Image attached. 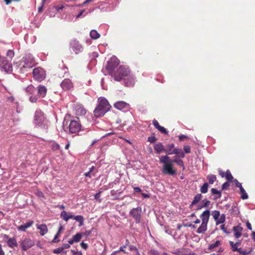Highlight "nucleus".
Returning a JSON list of instances; mask_svg holds the SVG:
<instances>
[{
    "mask_svg": "<svg viewBox=\"0 0 255 255\" xmlns=\"http://www.w3.org/2000/svg\"><path fill=\"white\" fill-rule=\"evenodd\" d=\"M130 71L125 66H120L119 68L112 75L115 80L120 81L125 80V84L127 87L133 86L134 84V78L130 76Z\"/></svg>",
    "mask_w": 255,
    "mask_h": 255,
    "instance_id": "obj_1",
    "label": "nucleus"
},
{
    "mask_svg": "<svg viewBox=\"0 0 255 255\" xmlns=\"http://www.w3.org/2000/svg\"><path fill=\"white\" fill-rule=\"evenodd\" d=\"M111 108L108 101L104 97H100L98 99V105L94 111V115L96 117H103Z\"/></svg>",
    "mask_w": 255,
    "mask_h": 255,
    "instance_id": "obj_2",
    "label": "nucleus"
},
{
    "mask_svg": "<svg viewBox=\"0 0 255 255\" xmlns=\"http://www.w3.org/2000/svg\"><path fill=\"white\" fill-rule=\"evenodd\" d=\"M160 163L163 164L162 172L164 174L174 175L176 174V170L173 168L172 159L167 155H162L159 158Z\"/></svg>",
    "mask_w": 255,
    "mask_h": 255,
    "instance_id": "obj_3",
    "label": "nucleus"
},
{
    "mask_svg": "<svg viewBox=\"0 0 255 255\" xmlns=\"http://www.w3.org/2000/svg\"><path fill=\"white\" fill-rule=\"evenodd\" d=\"M210 216L209 210L204 211L200 216L202 223L200 227L197 229L196 232L198 234H203L207 230V224L208 223Z\"/></svg>",
    "mask_w": 255,
    "mask_h": 255,
    "instance_id": "obj_4",
    "label": "nucleus"
},
{
    "mask_svg": "<svg viewBox=\"0 0 255 255\" xmlns=\"http://www.w3.org/2000/svg\"><path fill=\"white\" fill-rule=\"evenodd\" d=\"M35 60L33 57L30 55H26L24 57L20 63L21 70L25 68H31L35 65Z\"/></svg>",
    "mask_w": 255,
    "mask_h": 255,
    "instance_id": "obj_5",
    "label": "nucleus"
},
{
    "mask_svg": "<svg viewBox=\"0 0 255 255\" xmlns=\"http://www.w3.org/2000/svg\"><path fill=\"white\" fill-rule=\"evenodd\" d=\"M120 60L116 56L112 57L108 62L106 67V70L108 71L110 75H112L116 68L119 65Z\"/></svg>",
    "mask_w": 255,
    "mask_h": 255,
    "instance_id": "obj_6",
    "label": "nucleus"
},
{
    "mask_svg": "<svg viewBox=\"0 0 255 255\" xmlns=\"http://www.w3.org/2000/svg\"><path fill=\"white\" fill-rule=\"evenodd\" d=\"M34 124L39 127H44L46 120L44 114L41 111H36L34 116Z\"/></svg>",
    "mask_w": 255,
    "mask_h": 255,
    "instance_id": "obj_7",
    "label": "nucleus"
},
{
    "mask_svg": "<svg viewBox=\"0 0 255 255\" xmlns=\"http://www.w3.org/2000/svg\"><path fill=\"white\" fill-rule=\"evenodd\" d=\"M141 208L138 207L130 210L129 212V215L133 219L135 223L138 224L141 221Z\"/></svg>",
    "mask_w": 255,
    "mask_h": 255,
    "instance_id": "obj_8",
    "label": "nucleus"
},
{
    "mask_svg": "<svg viewBox=\"0 0 255 255\" xmlns=\"http://www.w3.org/2000/svg\"><path fill=\"white\" fill-rule=\"evenodd\" d=\"M33 75L35 80L41 82L45 78V72L40 67L35 68L33 70Z\"/></svg>",
    "mask_w": 255,
    "mask_h": 255,
    "instance_id": "obj_9",
    "label": "nucleus"
},
{
    "mask_svg": "<svg viewBox=\"0 0 255 255\" xmlns=\"http://www.w3.org/2000/svg\"><path fill=\"white\" fill-rule=\"evenodd\" d=\"M81 125L79 121L71 120L69 125V132L71 133H76L80 131Z\"/></svg>",
    "mask_w": 255,
    "mask_h": 255,
    "instance_id": "obj_10",
    "label": "nucleus"
},
{
    "mask_svg": "<svg viewBox=\"0 0 255 255\" xmlns=\"http://www.w3.org/2000/svg\"><path fill=\"white\" fill-rule=\"evenodd\" d=\"M0 67L1 69L5 72L8 73L12 71V66L10 62L6 59L5 57H3L0 62Z\"/></svg>",
    "mask_w": 255,
    "mask_h": 255,
    "instance_id": "obj_11",
    "label": "nucleus"
},
{
    "mask_svg": "<svg viewBox=\"0 0 255 255\" xmlns=\"http://www.w3.org/2000/svg\"><path fill=\"white\" fill-rule=\"evenodd\" d=\"M34 242L29 238H25L20 242V245L23 251H26L34 245Z\"/></svg>",
    "mask_w": 255,
    "mask_h": 255,
    "instance_id": "obj_12",
    "label": "nucleus"
},
{
    "mask_svg": "<svg viewBox=\"0 0 255 255\" xmlns=\"http://www.w3.org/2000/svg\"><path fill=\"white\" fill-rule=\"evenodd\" d=\"M73 110L75 114L78 116H84L86 113V110L84 106L79 103H76L74 105Z\"/></svg>",
    "mask_w": 255,
    "mask_h": 255,
    "instance_id": "obj_13",
    "label": "nucleus"
},
{
    "mask_svg": "<svg viewBox=\"0 0 255 255\" xmlns=\"http://www.w3.org/2000/svg\"><path fill=\"white\" fill-rule=\"evenodd\" d=\"M70 48H72V50L76 54L82 52L83 50L82 45L79 43V42L76 39L72 40L70 42Z\"/></svg>",
    "mask_w": 255,
    "mask_h": 255,
    "instance_id": "obj_14",
    "label": "nucleus"
},
{
    "mask_svg": "<svg viewBox=\"0 0 255 255\" xmlns=\"http://www.w3.org/2000/svg\"><path fill=\"white\" fill-rule=\"evenodd\" d=\"M61 88L65 91L70 90L73 88V84L69 79H64L61 83Z\"/></svg>",
    "mask_w": 255,
    "mask_h": 255,
    "instance_id": "obj_15",
    "label": "nucleus"
},
{
    "mask_svg": "<svg viewBox=\"0 0 255 255\" xmlns=\"http://www.w3.org/2000/svg\"><path fill=\"white\" fill-rule=\"evenodd\" d=\"M114 107L120 110H128L129 108V105L125 102L118 101L115 103Z\"/></svg>",
    "mask_w": 255,
    "mask_h": 255,
    "instance_id": "obj_16",
    "label": "nucleus"
},
{
    "mask_svg": "<svg viewBox=\"0 0 255 255\" xmlns=\"http://www.w3.org/2000/svg\"><path fill=\"white\" fill-rule=\"evenodd\" d=\"M177 149L173 143H170L166 145L165 153L168 155L175 154Z\"/></svg>",
    "mask_w": 255,
    "mask_h": 255,
    "instance_id": "obj_17",
    "label": "nucleus"
},
{
    "mask_svg": "<svg viewBox=\"0 0 255 255\" xmlns=\"http://www.w3.org/2000/svg\"><path fill=\"white\" fill-rule=\"evenodd\" d=\"M243 228L240 225H238L234 226L233 228L234 235L236 239H239L242 236Z\"/></svg>",
    "mask_w": 255,
    "mask_h": 255,
    "instance_id": "obj_18",
    "label": "nucleus"
},
{
    "mask_svg": "<svg viewBox=\"0 0 255 255\" xmlns=\"http://www.w3.org/2000/svg\"><path fill=\"white\" fill-rule=\"evenodd\" d=\"M4 238L7 240V244L9 247L13 248L14 247H17L18 244L17 243L16 239L14 237L8 238V236L7 235H4Z\"/></svg>",
    "mask_w": 255,
    "mask_h": 255,
    "instance_id": "obj_19",
    "label": "nucleus"
},
{
    "mask_svg": "<svg viewBox=\"0 0 255 255\" xmlns=\"http://www.w3.org/2000/svg\"><path fill=\"white\" fill-rule=\"evenodd\" d=\"M36 227L38 230H40L39 233L41 236H43L48 233V229L45 224H37Z\"/></svg>",
    "mask_w": 255,
    "mask_h": 255,
    "instance_id": "obj_20",
    "label": "nucleus"
},
{
    "mask_svg": "<svg viewBox=\"0 0 255 255\" xmlns=\"http://www.w3.org/2000/svg\"><path fill=\"white\" fill-rule=\"evenodd\" d=\"M34 224L33 221H29L24 225L19 226L17 227L18 231L25 232L26 229L31 227Z\"/></svg>",
    "mask_w": 255,
    "mask_h": 255,
    "instance_id": "obj_21",
    "label": "nucleus"
},
{
    "mask_svg": "<svg viewBox=\"0 0 255 255\" xmlns=\"http://www.w3.org/2000/svg\"><path fill=\"white\" fill-rule=\"evenodd\" d=\"M154 149L156 153L160 154L163 151L165 152V148L162 143L158 142L154 145Z\"/></svg>",
    "mask_w": 255,
    "mask_h": 255,
    "instance_id": "obj_22",
    "label": "nucleus"
},
{
    "mask_svg": "<svg viewBox=\"0 0 255 255\" xmlns=\"http://www.w3.org/2000/svg\"><path fill=\"white\" fill-rule=\"evenodd\" d=\"M38 94L39 97H44L47 93V89L43 85H39L37 88Z\"/></svg>",
    "mask_w": 255,
    "mask_h": 255,
    "instance_id": "obj_23",
    "label": "nucleus"
},
{
    "mask_svg": "<svg viewBox=\"0 0 255 255\" xmlns=\"http://www.w3.org/2000/svg\"><path fill=\"white\" fill-rule=\"evenodd\" d=\"M82 235L81 233H77L74 235L71 240L68 241L70 244H73L74 243L79 242L82 239Z\"/></svg>",
    "mask_w": 255,
    "mask_h": 255,
    "instance_id": "obj_24",
    "label": "nucleus"
},
{
    "mask_svg": "<svg viewBox=\"0 0 255 255\" xmlns=\"http://www.w3.org/2000/svg\"><path fill=\"white\" fill-rule=\"evenodd\" d=\"M185 249H181L176 250L175 251H172V252H171V253L176 255H196V254L194 253L186 254V253H185Z\"/></svg>",
    "mask_w": 255,
    "mask_h": 255,
    "instance_id": "obj_25",
    "label": "nucleus"
},
{
    "mask_svg": "<svg viewBox=\"0 0 255 255\" xmlns=\"http://www.w3.org/2000/svg\"><path fill=\"white\" fill-rule=\"evenodd\" d=\"M210 201L207 199L203 200L198 205L197 210H200L203 208L208 207L210 204Z\"/></svg>",
    "mask_w": 255,
    "mask_h": 255,
    "instance_id": "obj_26",
    "label": "nucleus"
},
{
    "mask_svg": "<svg viewBox=\"0 0 255 255\" xmlns=\"http://www.w3.org/2000/svg\"><path fill=\"white\" fill-rule=\"evenodd\" d=\"M229 244L232 251L236 252L237 250H238V247L241 245V242L240 241H238L235 243L234 242L230 241Z\"/></svg>",
    "mask_w": 255,
    "mask_h": 255,
    "instance_id": "obj_27",
    "label": "nucleus"
},
{
    "mask_svg": "<svg viewBox=\"0 0 255 255\" xmlns=\"http://www.w3.org/2000/svg\"><path fill=\"white\" fill-rule=\"evenodd\" d=\"M60 216L66 222H67L70 219L73 218V215L65 211H63L61 213Z\"/></svg>",
    "mask_w": 255,
    "mask_h": 255,
    "instance_id": "obj_28",
    "label": "nucleus"
},
{
    "mask_svg": "<svg viewBox=\"0 0 255 255\" xmlns=\"http://www.w3.org/2000/svg\"><path fill=\"white\" fill-rule=\"evenodd\" d=\"M64 230V228L62 225H60L58 229V231L57 233V234L55 235L54 239L52 241V243H58L60 241V240H58V238L59 237L61 232Z\"/></svg>",
    "mask_w": 255,
    "mask_h": 255,
    "instance_id": "obj_29",
    "label": "nucleus"
},
{
    "mask_svg": "<svg viewBox=\"0 0 255 255\" xmlns=\"http://www.w3.org/2000/svg\"><path fill=\"white\" fill-rule=\"evenodd\" d=\"M201 194H197L194 198L191 204L190 205V207H192L194 205L197 204L202 198Z\"/></svg>",
    "mask_w": 255,
    "mask_h": 255,
    "instance_id": "obj_30",
    "label": "nucleus"
},
{
    "mask_svg": "<svg viewBox=\"0 0 255 255\" xmlns=\"http://www.w3.org/2000/svg\"><path fill=\"white\" fill-rule=\"evenodd\" d=\"M74 220H76V221L78 222L79 223V226H82L84 224V217L81 215H77V216H73V218Z\"/></svg>",
    "mask_w": 255,
    "mask_h": 255,
    "instance_id": "obj_31",
    "label": "nucleus"
},
{
    "mask_svg": "<svg viewBox=\"0 0 255 255\" xmlns=\"http://www.w3.org/2000/svg\"><path fill=\"white\" fill-rule=\"evenodd\" d=\"M90 35L91 38L93 39H97L100 36V34L96 30H92L90 33Z\"/></svg>",
    "mask_w": 255,
    "mask_h": 255,
    "instance_id": "obj_32",
    "label": "nucleus"
},
{
    "mask_svg": "<svg viewBox=\"0 0 255 255\" xmlns=\"http://www.w3.org/2000/svg\"><path fill=\"white\" fill-rule=\"evenodd\" d=\"M25 90L27 93L32 95L35 92L36 88L33 85H30L27 87Z\"/></svg>",
    "mask_w": 255,
    "mask_h": 255,
    "instance_id": "obj_33",
    "label": "nucleus"
},
{
    "mask_svg": "<svg viewBox=\"0 0 255 255\" xmlns=\"http://www.w3.org/2000/svg\"><path fill=\"white\" fill-rule=\"evenodd\" d=\"M212 194L214 195H216L217 196L216 198H214V200L220 198L221 197V193L220 191L217 190L215 188H212L211 190Z\"/></svg>",
    "mask_w": 255,
    "mask_h": 255,
    "instance_id": "obj_34",
    "label": "nucleus"
},
{
    "mask_svg": "<svg viewBox=\"0 0 255 255\" xmlns=\"http://www.w3.org/2000/svg\"><path fill=\"white\" fill-rule=\"evenodd\" d=\"M240 190L241 194V198L243 200L247 199L249 196L244 188L243 187L240 188Z\"/></svg>",
    "mask_w": 255,
    "mask_h": 255,
    "instance_id": "obj_35",
    "label": "nucleus"
},
{
    "mask_svg": "<svg viewBox=\"0 0 255 255\" xmlns=\"http://www.w3.org/2000/svg\"><path fill=\"white\" fill-rule=\"evenodd\" d=\"M216 176L215 175L210 174L208 175L207 176V179L208 180L209 183L211 184H213L216 180Z\"/></svg>",
    "mask_w": 255,
    "mask_h": 255,
    "instance_id": "obj_36",
    "label": "nucleus"
},
{
    "mask_svg": "<svg viewBox=\"0 0 255 255\" xmlns=\"http://www.w3.org/2000/svg\"><path fill=\"white\" fill-rule=\"evenodd\" d=\"M209 185L207 183H205L200 188V191L202 193H206L208 190Z\"/></svg>",
    "mask_w": 255,
    "mask_h": 255,
    "instance_id": "obj_37",
    "label": "nucleus"
},
{
    "mask_svg": "<svg viewBox=\"0 0 255 255\" xmlns=\"http://www.w3.org/2000/svg\"><path fill=\"white\" fill-rule=\"evenodd\" d=\"M173 163H176L178 165L180 166V167H182L183 168V169H184V162L182 160L180 159H174L172 160Z\"/></svg>",
    "mask_w": 255,
    "mask_h": 255,
    "instance_id": "obj_38",
    "label": "nucleus"
},
{
    "mask_svg": "<svg viewBox=\"0 0 255 255\" xmlns=\"http://www.w3.org/2000/svg\"><path fill=\"white\" fill-rule=\"evenodd\" d=\"M176 152L175 154L176 155V156L178 158H184L185 157V154L181 149L178 148L176 150Z\"/></svg>",
    "mask_w": 255,
    "mask_h": 255,
    "instance_id": "obj_39",
    "label": "nucleus"
},
{
    "mask_svg": "<svg viewBox=\"0 0 255 255\" xmlns=\"http://www.w3.org/2000/svg\"><path fill=\"white\" fill-rule=\"evenodd\" d=\"M225 177L228 181L232 182L233 181V177L229 170L226 172Z\"/></svg>",
    "mask_w": 255,
    "mask_h": 255,
    "instance_id": "obj_40",
    "label": "nucleus"
},
{
    "mask_svg": "<svg viewBox=\"0 0 255 255\" xmlns=\"http://www.w3.org/2000/svg\"><path fill=\"white\" fill-rule=\"evenodd\" d=\"M221 244L220 241H216L215 243L210 244L209 246L208 249L210 250L213 249L216 247H218Z\"/></svg>",
    "mask_w": 255,
    "mask_h": 255,
    "instance_id": "obj_41",
    "label": "nucleus"
},
{
    "mask_svg": "<svg viewBox=\"0 0 255 255\" xmlns=\"http://www.w3.org/2000/svg\"><path fill=\"white\" fill-rule=\"evenodd\" d=\"M51 148L53 150L56 151V150L59 149L60 148V145L58 143L54 141V142H53L52 144L51 145Z\"/></svg>",
    "mask_w": 255,
    "mask_h": 255,
    "instance_id": "obj_42",
    "label": "nucleus"
},
{
    "mask_svg": "<svg viewBox=\"0 0 255 255\" xmlns=\"http://www.w3.org/2000/svg\"><path fill=\"white\" fill-rule=\"evenodd\" d=\"M212 215L215 220H217L220 216V213L219 211L215 210L212 212Z\"/></svg>",
    "mask_w": 255,
    "mask_h": 255,
    "instance_id": "obj_43",
    "label": "nucleus"
},
{
    "mask_svg": "<svg viewBox=\"0 0 255 255\" xmlns=\"http://www.w3.org/2000/svg\"><path fill=\"white\" fill-rule=\"evenodd\" d=\"M225 221V217L224 214H222V215L220 217V218H219L217 220H216V224L218 225L219 224L223 223Z\"/></svg>",
    "mask_w": 255,
    "mask_h": 255,
    "instance_id": "obj_44",
    "label": "nucleus"
},
{
    "mask_svg": "<svg viewBox=\"0 0 255 255\" xmlns=\"http://www.w3.org/2000/svg\"><path fill=\"white\" fill-rule=\"evenodd\" d=\"M160 132L165 134H167L168 131L163 127L160 126L157 129Z\"/></svg>",
    "mask_w": 255,
    "mask_h": 255,
    "instance_id": "obj_45",
    "label": "nucleus"
},
{
    "mask_svg": "<svg viewBox=\"0 0 255 255\" xmlns=\"http://www.w3.org/2000/svg\"><path fill=\"white\" fill-rule=\"evenodd\" d=\"M6 55L7 57L11 59L14 55V53L13 50H9L7 51L6 53Z\"/></svg>",
    "mask_w": 255,
    "mask_h": 255,
    "instance_id": "obj_46",
    "label": "nucleus"
},
{
    "mask_svg": "<svg viewBox=\"0 0 255 255\" xmlns=\"http://www.w3.org/2000/svg\"><path fill=\"white\" fill-rule=\"evenodd\" d=\"M236 252H238L240 254H242L243 255H247L249 254L248 252H247L246 250H245V251L243 250L241 248H238V250H237Z\"/></svg>",
    "mask_w": 255,
    "mask_h": 255,
    "instance_id": "obj_47",
    "label": "nucleus"
},
{
    "mask_svg": "<svg viewBox=\"0 0 255 255\" xmlns=\"http://www.w3.org/2000/svg\"><path fill=\"white\" fill-rule=\"evenodd\" d=\"M183 149H184V152L186 153H190V152H191V148H190V146L189 145L184 146Z\"/></svg>",
    "mask_w": 255,
    "mask_h": 255,
    "instance_id": "obj_48",
    "label": "nucleus"
},
{
    "mask_svg": "<svg viewBox=\"0 0 255 255\" xmlns=\"http://www.w3.org/2000/svg\"><path fill=\"white\" fill-rule=\"evenodd\" d=\"M36 195L38 197L44 198V197L43 193L38 189H36Z\"/></svg>",
    "mask_w": 255,
    "mask_h": 255,
    "instance_id": "obj_49",
    "label": "nucleus"
},
{
    "mask_svg": "<svg viewBox=\"0 0 255 255\" xmlns=\"http://www.w3.org/2000/svg\"><path fill=\"white\" fill-rule=\"evenodd\" d=\"M157 140L156 138L154 136H151L148 137L147 141L150 143H153Z\"/></svg>",
    "mask_w": 255,
    "mask_h": 255,
    "instance_id": "obj_50",
    "label": "nucleus"
},
{
    "mask_svg": "<svg viewBox=\"0 0 255 255\" xmlns=\"http://www.w3.org/2000/svg\"><path fill=\"white\" fill-rule=\"evenodd\" d=\"M152 124L153 126L155 127V128L157 129L160 127V125L158 122V121L155 119H154L152 121Z\"/></svg>",
    "mask_w": 255,
    "mask_h": 255,
    "instance_id": "obj_51",
    "label": "nucleus"
},
{
    "mask_svg": "<svg viewBox=\"0 0 255 255\" xmlns=\"http://www.w3.org/2000/svg\"><path fill=\"white\" fill-rule=\"evenodd\" d=\"M179 139L180 141H183L185 139H188L189 137L187 135H184V134H181L179 135Z\"/></svg>",
    "mask_w": 255,
    "mask_h": 255,
    "instance_id": "obj_52",
    "label": "nucleus"
},
{
    "mask_svg": "<svg viewBox=\"0 0 255 255\" xmlns=\"http://www.w3.org/2000/svg\"><path fill=\"white\" fill-rule=\"evenodd\" d=\"M63 251L62 249L61 248L54 250L53 253L56 254H59Z\"/></svg>",
    "mask_w": 255,
    "mask_h": 255,
    "instance_id": "obj_53",
    "label": "nucleus"
},
{
    "mask_svg": "<svg viewBox=\"0 0 255 255\" xmlns=\"http://www.w3.org/2000/svg\"><path fill=\"white\" fill-rule=\"evenodd\" d=\"M149 253L151 255H159V253L157 251L152 249L149 251Z\"/></svg>",
    "mask_w": 255,
    "mask_h": 255,
    "instance_id": "obj_54",
    "label": "nucleus"
},
{
    "mask_svg": "<svg viewBox=\"0 0 255 255\" xmlns=\"http://www.w3.org/2000/svg\"><path fill=\"white\" fill-rule=\"evenodd\" d=\"M230 186L228 182H225L222 185V188L223 190L227 189Z\"/></svg>",
    "mask_w": 255,
    "mask_h": 255,
    "instance_id": "obj_55",
    "label": "nucleus"
},
{
    "mask_svg": "<svg viewBox=\"0 0 255 255\" xmlns=\"http://www.w3.org/2000/svg\"><path fill=\"white\" fill-rule=\"evenodd\" d=\"M70 245L69 243L68 244H63L61 247L62 250H64L66 249H69L70 247Z\"/></svg>",
    "mask_w": 255,
    "mask_h": 255,
    "instance_id": "obj_56",
    "label": "nucleus"
},
{
    "mask_svg": "<svg viewBox=\"0 0 255 255\" xmlns=\"http://www.w3.org/2000/svg\"><path fill=\"white\" fill-rule=\"evenodd\" d=\"M29 100L32 103H35L37 100V98L35 96H31L29 98Z\"/></svg>",
    "mask_w": 255,
    "mask_h": 255,
    "instance_id": "obj_57",
    "label": "nucleus"
},
{
    "mask_svg": "<svg viewBox=\"0 0 255 255\" xmlns=\"http://www.w3.org/2000/svg\"><path fill=\"white\" fill-rule=\"evenodd\" d=\"M234 182L235 183L236 186L237 187H239L240 189V188L242 187V184L241 183H240L237 179H235Z\"/></svg>",
    "mask_w": 255,
    "mask_h": 255,
    "instance_id": "obj_58",
    "label": "nucleus"
},
{
    "mask_svg": "<svg viewBox=\"0 0 255 255\" xmlns=\"http://www.w3.org/2000/svg\"><path fill=\"white\" fill-rule=\"evenodd\" d=\"M129 250L131 251H134L135 252V253H137V252H139L137 248L133 246H130L129 247Z\"/></svg>",
    "mask_w": 255,
    "mask_h": 255,
    "instance_id": "obj_59",
    "label": "nucleus"
},
{
    "mask_svg": "<svg viewBox=\"0 0 255 255\" xmlns=\"http://www.w3.org/2000/svg\"><path fill=\"white\" fill-rule=\"evenodd\" d=\"M46 0H42V5L38 7V11L39 12H41L43 11V5L44 3H45Z\"/></svg>",
    "mask_w": 255,
    "mask_h": 255,
    "instance_id": "obj_60",
    "label": "nucleus"
},
{
    "mask_svg": "<svg viewBox=\"0 0 255 255\" xmlns=\"http://www.w3.org/2000/svg\"><path fill=\"white\" fill-rule=\"evenodd\" d=\"M71 252L73 253V255H82V253L80 251H75L71 250Z\"/></svg>",
    "mask_w": 255,
    "mask_h": 255,
    "instance_id": "obj_61",
    "label": "nucleus"
},
{
    "mask_svg": "<svg viewBox=\"0 0 255 255\" xmlns=\"http://www.w3.org/2000/svg\"><path fill=\"white\" fill-rule=\"evenodd\" d=\"M80 245H81V247L85 249V250H86L88 247V246L87 244L84 243V242H82L81 244H80Z\"/></svg>",
    "mask_w": 255,
    "mask_h": 255,
    "instance_id": "obj_62",
    "label": "nucleus"
},
{
    "mask_svg": "<svg viewBox=\"0 0 255 255\" xmlns=\"http://www.w3.org/2000/svg\"><path fill=\"white\" fill-rule=\"evenodd\" d=\"M126 247V246H124L123 247H121L119 249V250H118V251H119V252H123L124 254H127V252L124 249V248H125Z\"/></svg>",
    "mask_w": 255,
    "mask_h": 255,
    "instance_id": "obj_63",
    "label": "nucleus"
},
{
    "mask_svg": "<svg viewBox=\"0 0 255 255\" xmlns=\"http://www.w3.org/2000/svg\"><path fill=\"white\" fill-rule=\"evenodd\" d=\"M218 172L219 174L222 177H224L225 176V173L223 171V170L221 169H218Z\"/></svg>",
    "mask_w": 255,
    "mask_h": 255,
    "instance_id": "obj_64",
    "label": "nucleus"
}]
</instances>
